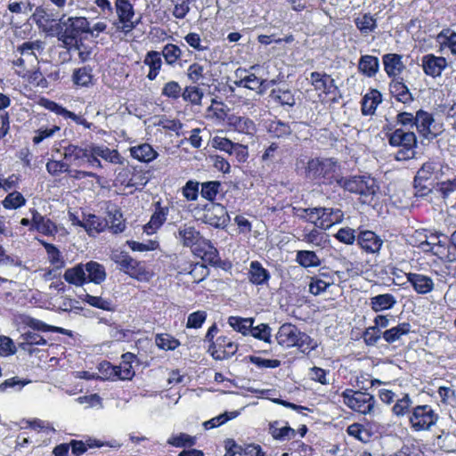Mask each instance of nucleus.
Returning <instances> with one entry per match:
<instances>
[{
  "instance_id": "1",
  "label": "nucleus",
  "mask_w": 456,
  "mask_h": 456,
  "mask_svg": "<svg viewBox=\"0 0 456 456\" xmlns=\"http://www.w3.org/2000/svg\"><path fill=\"white\" fill-rule=\"evenodd\" d=\"M20 320L22 331L19 337L18 347L29 354L37 351V346L47 345L45 333H64V329L52 326L29 315H22Z\"/></svg>"
},
{
  "instance_id": "2",
  "label": "nucleus",
  "mask_w": 456,
  "mask_h": 456,
  "mask_svg": "<svg viewBox=\"0 0 456 456\" xmlns=\"http://www.w3.org/2000/svg\"><path fill=\"white\" fill-rule=\"evenodd\" d=\"M176 238L182 245L190 248L192 253L211 266H219L221 259L217 248L211 240L204 238L195 226L184 224L178 229Z\"/></svg>"
},
{
  "instance_id": "3",
  "label": "nucleus",
  "mask_w": 456,
  "mask_h": 456,
  "mask_svg": "<svg viewBox=\"0 0 456 456\" xmlns=\"http://www.w3.org/2000/svg\"><path fill=\"white\" fill-rule=\"evenodd\" d=\"M305 178L317 185L338 186L342 180L341 167L333 158H312L305 168Z\"/></svg>"
},
{
  "instance_id": "4",
  "label": "nucleus",
  "mask_w": 456,
  "mask_h": 456,
  "mask_svg": "<svg viewBox=\"0 0 456 456\" xmlns=\"http://www.w3.org/2000/svg\"><path fill=\"white\" fill-rule=\"evenodd\" d=\"M383 132L391 147L398 148L395 155L397 161H406L415 158L418 139L414 132L396 128L392 123L383 126Z\"/></svg>"
},
{
  "instance_id": "5",
  "label": "nucleus",
  "mask_w": 456,
  "mask_h": 456,
  "mask_svg": "<svg viewBox=\"0 0 456 456\" xmlns=\"http://www.w3.org/2000/svg\"><path fill=\"white\" fill-rule=\"evenodd\" d=\"M91 33L90 23L86 17H69L61 21V33L57 38L68 50H78L83 44V36Z\"/></svg>"
},
{
  "instance_id": "6",
  "label": "nucleus",
  "mask_w": 456,
  "mask_h": 456,
  "mask_svg": "<svg viewBox=\"0 0 456 456\" xmlns=\"http://www.w3.org/2000/svg\"><path fill=\"white\" fill-rule=\"evenodd\" d=\"M216 323H213L208 330L204 341L209 343L208 352L217 361H223L233 356L239 349V345L228 335H220L216 339L218 332Z\"/></svg>"
},
{
  "instance_id": "7",
  "label": "nucleus",
  "mask_w": 456,
  "mask_h": 456,
  "mask_svg": "<svg viewBox=\"0 0 456 456\" xmlns=\"http://www.w3.org/2000/svg\"><path fill=\"white\" fill-rule=\"evenodd\" d=\"M339 187L349 193L358 195L362 203H370L379 191L375 178L370 175L343 176Z\"/></svg>"
},
{
  "instance_id": "8",
  "label": "nucleus",
  "mask_w": 456,
  "mask_h": 456,
  "mask_svg": "<svg viewBox=\"0 0 456 456\" xmlns=\"http://www.w3.org/2000/svg\"><path fill=\"white\" fill-rule=\"evenodd\" d=\"M301 211L305 216L300 215V217H305L307 222L322 230L330 229L344 218V213L338 208L319 207L302 208Z\"/></svg>"
},
{
  "instance_id": "9",
  "label": "nucleus",
  "mask_w": 456,
  "mask_h": 456,
  "mask_svg": "<svg viewBox=\"0 0 456 456\" xmlns=\"http://www.w3.org/2000/svg\"><path fill=\"white\" fill-rule=\"evenodd\" d=\"M341 397L346 407L362 415L370 414L376 404L374 395L366 391L346 388L341 393Z\"/></svg>"
},
{
  "instance_id": "10",
  "label": "nucleus",
  "mask_w": 456,
  "mask_h": 456,
  "mask_svg": "<svg viewBox=\"0 0 456 456\" xmlns=\"http://www.w3.org/2000/svg\"><path fill=\"white\" fill-rule=\"evenodd\" d=\"M439 419L438 412L429 404L414 405L409 418V426L415 432L428 431Z\"/></svg>"
},
{
  "instance_id": "11",
  "label": "nucleus",
  "mask_w": 456,
  "mask_h": 456,
  "mask_svg": "<svg viewBox=\"0 0 456 456\" xmlns=\"http://www.w3.org/2000/svg\"><path fill=\"white\" fill-rule=\"evenodd\" d=\"M113 260L120 271L139 281H149L153 276V273L146 268L142 262L134 259L126 252L115 254Z\"/></svg>"
},
{
  "instance_id": "12",
  "label": "nucleus",
  "mask_w": 456,
  "mask_h": 456,
  "mask_svg": "<svg viewBox=\"0 0 456 456\" xmlns=\"http://www.w3.org/2000/svg\"><path fill=\"white\" fill-rule=\"evenodd\" d=\"M309 82L317 92L320 98L335 102L338 94V87L335 79L324 71H313L310 73Z\"/></svg>"
},
{
  "instance_id": "13",
  "label": "nucleus",
  "mask_w": 456,
  "mask_h": 456,
  "mask_svg": "<svg viewBox=\"0 0 456 456\" xmlns=\"http://www.w3.org/2000/svg\"><path fill=\"white\" fill-rule=\"evenodd\" d=\"M438 171L442 172V166L438 162L429 160L422 164L413 180L416 196L424 197L431 191L428 182L433 177L437 179Z\"/></svg>"
},
{
  "instance_id": "14",
  "label": "nucleus",
  "mask_w": 456,
  "mask_h": 456,
  "mask_svg": "<svg viewBox=\"0 0 456 456\" xmlns=\"http://www.w3.org/2000/svg\"><path fill=\"white\" fill-rule=\"evenodd\" d=\"M63 159L68 161L69 165L77 167H93L92 159V146L91 143L82 147L78 144L68 143L62 147Z\"/></svg>"
},
{
  "instance_id": "15",
  "label": "nucleus",
  "mask_w": 456,
  "mask_h": 456,
  "mask_svg": "<svg viewBox=\"0 0 456 456\" xmlns=\"http://www.w3.org/2000/svg\"><path fill=\"white\" fill-rule=\"evenodd\" d=\"M202 223L214 228H224L230 221L226 208L220 203H209L203 207Z\"/></svg>"
},
{
  "instance_id": "16",
  "label": "nucleus",
  "mask_w": 456,
  "mask_h": 456,
  "mask_svg": "<svg viewBox=\"0 0 456 456\" xmlns=\"http://www.w3.org/2000/svg\"><path fill=\"white\" fill-rule=\"evenodd\" d=\"M269 101L289 110L296 105L295 93L286 84H278L269 93Z\"/></svg>"
},
{
  "instance_id": "17",
  "label": "nucleus",
  "mask_w": 456,
  "mask_h": 456,
  "mask_svg": "<svg viewBox=\"0 0 456 456\" xmlns=\"http://www.w3.org/2000/svg\"><path fill=\"white\" fill-rule=\"evenodd\" d=\"M224 456H265V452L259 444H239L233 439H227Z\"/></svg>"
},
{
  "instance_id": "18",
  "label": "nucleus",
  "mask_w": 456,
  "mask_h": 456,
  "mask_svg": "<svg viewBox=\"0 0 456 456\" xmlns=\"http://www.w3.org/2000/svg\"><path fill=\"white\" fill-rule=\"evenodd\" d=\"M115 9L119 22L122 24V30L130 32L135 28L137 22L132 21L134 16V6L129 0H116Z\"/></svg>"
},
{
  "instance_id": "19",
  "label": "nucleus",
  "mask_w": 456,
  "mask_h": 456,
  "mask_svg": "<svg viewBox=\"0 0 456 456\" xmlns=\"http://www.w3.org/2000/svg\"><path fill=\"white\" fill-rule=\"evenodd\" d=\"M92 146V159L93 168L102 169V165L100 158L110 162L118 163L119 161V153L117 150H111L105 145H99L91 142Z\"/></svg>"
},
{
  "instance_id": "20",
  "label": "nucleus",
  "mask_w": 456,
  "mask_h": 456,
  "mask_svg": "<svg viewBox=\"0 0 456 456\" xmlns=\"http://www.w3.org/2000/svg\"><path fill=\"white\" fill-rule=\"evenodd\" d=\"M383 243V240L373 231H360L357 235V244L368 254L379 253Z\"/></svg>"
},
{
  "instance_id": "21",
  "label": "nucleus",
  "mask_w": 456,
  "mask_h": 456,
  "mask_svg": "<svg viewBox=\"0 0 456 456\" xmlns=\"http://www.w3.org/2000/svg\"><path fill=\"white\" fill-rule=\"evenodd\" d=\"M36 23L47 36L58 37L61 33V20H56L45 10L37 8L35 13Z\"/></svg>"
},
{
  "instance_id": "22",
  "label": "nucleus",
  "mask_w": 456,
  "mask_h": 456,
  "mask_svg": "<svg viewBox=\"0 0 456 456\" xmlns=\"http://www.w3.org/2000/svg\"><path fill=\"white\" fill-rule=\"evenodd\" d=\"M212 146L219 151H224L228 154L236 153L238 159L245 160L248 156L247 147L240 144L232 142L230 139L222 137V136H215L212 139Z\"/></svg>"
},
{
  "instance_id": "23",
  "label": "nucleus",
  "mask_w": 456,
  "mask_h": 456,
  "mask_svg": "<svg viewBox=\"0 0 456 456\" xmlns=\"http://www.w3.org/2000/svg\"><path fill=\"white\" fill-rule=\"evenodd\" d=\"M300 330L290 322L281 324L276 333L277 343L287 348L294 347L297 345L298 336H300Z\"/></svg>"
},
{
  "instance_id": "24",
  "label": "nucleus",
  "mask_w": 456,
  "mask_h": 456,
  "mask_svg": "<svg viewBox=\"0 0 456 456\" xmlns=\"http://www.w3.org/2000/svg\"><path fill=\"white\" fill-rule=\"evenodd\" d=\"M421 66L427 76L435 78L442 75L443 71L447 68L448 62L446 58L443 56L428 53L422 57Z\"/></svg>"
},
{
  "instance_id": "25",
  "label": "nucleus",
  "mask_w": 456,
  "mask_h": 456,
  "mask_svg": "<svg viewBox=\"0 0 456 456\" xmlns=\"http://www.w3.org/2000/svg\"><path fill=\"white\" fill-rule=\"evenodd\" d=\"M32 216L33 230L45 236H54L58 232L56 224L45 216L41 215L37 209L29 208Z\"/></svg>"
},
{
  "instance_id": "26",
  "label": "nucleus",
  "mask_w": 456,
  "mask_h": 456,
  "mask_svg": "<svg viewBox=\"0 0 456 456\" xmlns=\"http://www.w3.org/2000/svg\"><path fill=\"white\" fill-rule=\"evenodd\" d=\"M154 211L151 216L150 221L143 225V232L151 235L155 232L165 224L168 213V207H163L160 201L154 203Z\"/></svg>"
},
{
  "instance_id": "27",
  "label": "nucleus",
  "mask_w": 456,
  "mask_h": 456,
  "mask_svg": "<svg viewBox=\"0 0 456 456\" xmlns=\"http://www.w3.org/2000/svg\"><path fill=\"white\" fill-rule=\"evenodd\" d=\"M384 70L387 77L392 79L401 77L400 75L405 69L403 61V55L398 53H386L382 56Z\"/></svg>"
},
{
  "instance_id": "28",
  "label": "nucleus",
  "mask_w": 456,
  "mask_h": 456,
  "mask_svg": "<svg viewBox=\"0 0 456 456\" xmlns=\"http://www.w3.org/2000/svg\"><path fill=\"white\" fill-rule=\"evenodd\" d=\"M388 89L391 96L398 102L407 104L413 101L412 94L405 85L403 77L392 78L389 82Z\"/></svg>"
},
{
  "instance_id": "29",
  "label": "nucleus",
  "mask_w": 456,
  "mask_h": 456,
  "mask_svg": "<svg viewBox=\"0 0 456 456\" xmlns=\"http://www.w3.org/2000/svg\"><path fill=\"white\" fill-rule=\"evenodd\" d=\"M435 118L432 113L422 109L416 111L415 126L420 137L429 139L436 136V134L431 132V126Z\"/></svg>"
},
{
  "instance_id": "30",
  "label": "nucleus",
  "mask_w": 456,
  "mask_h": 456,
  "mask_svg": "<svg viewBox=\"0 0 456 456\" xmlns=\"http://www.w3.org/2000/svg\"><path fill=\"white\" fill-rule=\"evenodd\" d=\"M248 279L255 286L268 285L271 273L259 261L254 260L249 265Z\"/></svg>"
},
{
  "instance_id": "31",
  "label": "nucleus",
  "mask_w": 456,
  "mask_h": 456,
  "mask_svg": "<svg viewBox=\"0 0 456 456\" xmlns=\"http://www.w3.org/2000/svg\"><path fill=\"white\" fill-rule=\"evenodd\" d=\"M405 275L407 281L418 294H428L434 289L435 284L431 277L417 273H408Z\"/></svg>"
},
{
  "instance_id": "32",
  "label": "nucleus",
  "mask_w": 456,
  "mask_h": 456,
  "mask_svg": "<svg viewBox=\"0 0 456 456\" xmlns=\"http://www.w3.org/2000/svg\"><path fill=\"white\" fill-rule=\"evenodd\" d=\"M137 360L136 354L126 352L122 354L121 362L116 365L118 379L119 380H132L135 375L133 363Z\"/></svg>"
},
{
  "instance_id": "33",
  "label": "nucleus",
  "mask_w": 456,
  "mask_h": 456,
  "mask_svg": "<svg viewBox=\"0 0 456 456\" xmlns=\"http://www.w3.org/2000/svg\"><path fill=\"white\" fill-rule=\"evenodd\" d=\"M265 129L272 138L285 139L292 134L290 124L277 118L267 120Z\"/></svg>"
},
{
  "instance_id": "34",
  "label": "nucleus",
  "mask_w": 456,
  "mask_h": 456,
  "mask_svg": "<svg viewBox=\"0 0 456 456\" xmlns=\"http://www.w3.org/2000/svg\"><path fill=\"white\" fill-rule=\"evenodd\" d=\"M382 102L381 93L375 88L370 91L362 98L361 111L363 116L373 115L378 106Z\"/></svg>"
},
{
  "instance_id": "35",
  "label": "nucleus",
  "mask_w": 456,
  "mask_h": 456,
  "mask_svg": "<svg viewBox=\"0 0 456 456\" xmlns=\"http://www.w3.org/2000/svg\"><path fill=\"white\" fill-rule=\"evenodd\" d=\"M143 64L149 67L147 78L151 81L155 80L159 75L163 65L161 53L154 50L147 52L143 59Z\"/></svg>"
},
{
  "instance_id": "36",
  "label": "nucleus",
  "mask_w": 456,
  "mask_h": 456,
  "mask_svg": "<svg viewBox=\"0 0 456 456\" xmlns=\"http://www.w3.org/2000/svg\"><path fill=\"white\" fill-rule=\"evenodd\" d=\"M93 69L90 66H83L74 69L71 75L73 86L78 87H89L94 85Z\"/></svg>"
},
{
  "instance_id": "37",
  "label": "nucleus",
  "mask_w": 456,
  "mask_h": 456,
  "mask_svg": "<svg viewBox=\"0 0 456 456\" xmlns=\"http://www.w3.org/2000/svg\"><path fill=\"white\" fill-rule=\"evenodd\" d=\"M227 124L235 131L241 134H253L256 130V125L252 119L235 114H232L227 118Z\"/></svg>"
},
{
  "instance_id": "38",
  "label": "nucleus",
  "mask_w": 456,
  "mask_h": 456,
  "mask_svg": "<svg viewBox=\"0 0 456 456\" xmlns=\"http://www.w3.org/2000/svg\"><path fill=\"white\" fill-rule=\"evenodd\" d=\"M130 155L133 159L144 163H149L157 159L159 156L158 152L153 147L147 143H141L136 146L129 148Z\"/></svg>"
},
{
  "instance_id": "39",
  "label": "nucleus",
  "mask_w": 456,
  "mask_h": 456,
  "mask_svg": "<svg viewBox=\"0 0 456 456\" xmlns=\"http://www.w3.org/2000/svg\"><path fill=\"white\" fill-rule=\"evenodd\" d=\"M358 70L367 77H373L379 70V58L373 55H362L358 61Z\"/></svg>"
},
{
  "instance_id": "40",
  "label": "nucleus",
  "mask_w": 456,
  "mask_h": 456,
  "mask_svg": "<svg viewBox=\"0 0 456 456\" xmlns=\"http://www.w3.org/2000/svg\"><path fill=\"white\" fill-rule=\"evenodd\" d=\"M346 433L349 436L364 444L369 443L374 436L369 424L364 425L358 422L350 424L346 428Z\"/></svg>"
},
{
  "instance_id": "41",
  "label": "nucleus",
  "mask_w": 456,
  "mask_h": 456,
  "mask_svg": "<svg viewBox=\"0 0 456 456\" xmlns=\"http://www.w3.org/2000/svg\"><path fill=\"white\" fill-rule=\"evenodd\" d=\"M86 272V265L77 264L71 268H68L63 274V278L69 284L83 286L87 283Z\"/></svg>"
},
{
  "instance_id": "42",
  "label": "nucleus",
  "mask_w": 456,
  "mask_h": 456,
  "mask_svg": "<svg viewBox=\"0 0 456 456\" xmlns=\"http://www.w3.org/2000/svg\"><path fill=\"white\" fill-rule=\"evenodd\" d=\"M395 304L396 299L390 293L379 294L370 298V308L375 313L392 309Z\"/></svg>"
},
{
  "instance_id": "43",
  "label": "nucleus",
  "mask_w": 456,
  "mask_h": 456,
  "mask_svg": "<svg viewBox=\"0 0 456 456\" xmlns=\"http://www.w3.org/2000/svg\"><path fill=\"white\" fill-rule=\"evenodd\" d=\"M411 325L408 322L398 323L396 326L387 329L383 331L382 338L388 344H393L403 336L408 335L411 332Z\"/></svg>"
},
{
  "instance_id": "44",
  "label": "nucleus",
  "mask_w": 456,
  "mask_h": 456,
  "mask_svg": "<svg viewBox=\"0 0 456 456\" xmlns=\"http://www.w3.org/2000/svg\"><path fill=\"white\" fill-rule=\"evenodd\" d=\"M356 28L361 35L367 37L373 33L378 28L377 19L370 12L363 13L354 20Z\"/></svg>"
},
{
  "instance_id": "45",
  "label": "nucleus",
  "mask_w": 456,
  "mask_h": 456,
  "mask_svg": "<svg viewBox=\"0 0 456 456\" xmlns=\"http://www.w3.org/2000/svg\"><path fill=\"white\" fill-rule=\"evenodd\" d=\"M413 407L411 395L408 393H404L402 397L395 401L391 411L393 415L397 418L407 416L409 419Z\"/></svg>"
},
{
  "instance_id": "46",
  "label": "nucleus",
  "mask_w": 456,
  "mask_h": 456,
  "mask_svg": "<svg viewBox=\"0 0 456 456\" xmlns=\"http://www.w3.org/2000/svg\"><path fill=\"white\" fill-rule=\"evenodd\" d=\"M167 444L173 447L186 450L196 445L197 437L187 433L180 432L172 434L167 440Z\"/></svg>"
},
{
  "instance_id": "47",
  "label": "nucleus",
  "mask_w": 456,
  "mask_h": 456,
  "mask_svg": "<svg viewBox=\"0 0 456 456\" xmlns=\"http://www.w3.org/2000/svg\"><path fill=\"white\" fill-rule=\"evenodd\" d=\"M201 86L191 84L186 86L183 89L182 98L183 100L191 104V106H200L204 97V93L200 88Z\"/></svg>"
},
{
  "instance_id": "48",
  "label": "nucleus",
  "mask_w": 456,
  "mask_h": 456,
  "mask_svg": "<svg viewBox=\"0 0 456 456\" xmlns=\"http://www.w3.org/2000/svg\"><path fill=\"white\" fill-rule=\"evenodd\" d=\"M160 53L167 65L171 67H175L176 64L181 65L180 61L183 55V51L177 45L172 43L165 45Z\"/></svg>"
},
{
  "instance_id": "49",
  "label": "nucleus",
  "mask_w": 456,
  "mask_h": 456,
  "mask_svg": "<svg viewBox=\"0 0 456 456\" xmlns=\"http://www.w3.org/2000/svg\"><path fill=\"white\" fill-rule=\"evenodd\" d=\"M87 282L101 284L106 279V272L102 265L95 261L86 264Z\"/></svg>"
},
{
  "instance_id": "50",
  "label": "nucleus",
  "mask_w": 456,
  "mask_h": 456,
  "mask_svg": "<svg viewBox=\"0 0 456 456\" xmlns=\"http://www.w3.org/2000/svg\"><path fill=\"white\" fill-rule=\"evenodd\" d=\"M84 229L91 235L94 232L100 233L103 232L108 225V221L94 214H88L85 216Z\"/></svg>"
},
{
  "instance_id": "51",
  "label": "nucleus",
  "mask_w": 456,
  "mask_h": 456,
  "mask_svg": "<svg viewBox=\"0 0 456 456\" xmlns=\"http://www.w3.org/2000/svg\"><path fill=\"white\" fill-rule=\"evenodd\" d=\"M441 50L449 49L456 56V32L450 28H444L436 37Z\"/></svg>"
},
{
  "instance_id": "52",
  "label": "nucleus",
  "mask_w": 456,
  "mask_h": 456,
  "mask_svg": "<svg viewBox=\"0 0 456 456\" xmlns=\"http://www.w3.org/2000/svg\"><path fill=\"white\" fill-rule=\"evenodd\" d=\"M204 71L205 68L202 64L199 62H193L187 68L186 76L191 84L209 87V84L203 82L205 78Z\"/></svg>"
},
{
  "instance_id": "53",
  "label": "nucleus",
  "mask_w": 456,
  "mask_h": 456,
  "mask_svg": "<svg viewBox=\"0 0 456 456\" xmlns=\"http://www.w3.org/2000/svg\"><path fill=\"white\" fill-rule=\"evenodd\" d=\"M296 261L304 268L317 267L322 264L320 257L312 250H298L296 255Z\"/></svg>"
},
{
  "instance_id": "54",
  "label": "nucleus",
  "mask_w": 456,
  "mask_h": 456,
  "mask_svg": "<svg viewBox=\"0 0 456 456\" xmlns=\"http://www.w3.org/2000/svg\"><path fill=\"white\" fill-rule=\"evenodd\" d=\"M278 421H274L269 424V433L274 440L285 441L290 440L295 437L297 432L294 428L289 426L278 428Z\"/></svg>"
},
{
  "instance_id": "55",
  "label": "nucleus",
  "mask_w": 456,
  "mask_h": 456,
  "mask_svg": "<svg viewBox=\"0 0 456 456\" xmlns=\"http://www.w3.org/2000/svg\"><path fill=\"white\" fill-rule=\"evenodd\" d=\"M253 318H243L240 316H230L228 318V324L237 332L241 333L243 336L249 334L250 328L254 323Z\"/></svg>"
},
{
  "instance_id": "56",
  "label": "nucleus",
  "mask_w": 456,
  "mask_h": 456,
  "mask_svg": "<svg viewBox=\"0 0 456 456\" xmlns=\"http://www.w3.org/2000/svg\"><path fill=\"white\" fill-rule=\"evenodd\" d=\"M222 183L219 181H208L200 183V195L203 199L215 203Z\"/></svg>"
},
{
  "instance_id": "57",
  "label": "nucleus",
  "mask_w": 456,
  "mask_h": 456,
  "mask_svg": "<svg viewBox=\"0 0 456 456\" xmlns=\"http://www.w3.org/2000/svg\"><path fill=\"white\" fill-rule=\"evenodd\" d=\"M107 214L111 223L110 226V231L116 234L123 232L126 225L121 210L115 208L111 210H108Z\"/></svg>"
},
{
  "instance_id": "58",
  "label": "nucleus",
  "mask_w": 456,
  "mask_h": 456,
  "mask_svg": "<svg viewBox=\"0 0 456 456\" xmlns=\"http://www.w3.org/2000/svg\"><path fill=\"white\" fill-rule=\"evenodd\" d=\"M69 444V449H71V452L75 456H80L86 452L88 448H94V447H102V443L97 441V440H92L88 439L86 443L81 440H71Z\"/></svg>"
},
{
  "instance_id": "59",
  "label": "nucleus",
  "mask_w": 456,
  "mask_h": 456,
  "mask_svg": "<svg viewBox=\"0 0 456 456\" xmlns=\"http://www.w3.org/2000/svg\"><path fill=\"white\" fill-rule=\"evenodd\" d=\"M42 243H43V246L47 253L48 259H49V262L51 263V265H53L54 268H56V269H61V268L64 267L65 261H64L59 248L52 243H48V242H42Z\"/></svg>"
},
{
  "instance_id": "60",
  "label": "nucleus",
  "mask_w": 456,
  "mask_h": 456,
  "mask_svg": "<svg viewBox=\"0 0 456 456\" xmlns=\"http://www.w3.org/2000/svg\"><path fill=\"white\" fill-rule=\"evenodd\" d=\"M155 343L159 349L165 351L175 350L181 345L177 338L168 333L157 334Z\"/></svg>"
},
{
  "instance_id": "61",
  "label": "nucleus",
  "mask_w": 456,
  "mask_h": 456,
  "mask_svg": "<svg viewBox=\"0 0 456 456\" xmlns=\"http://www.w3.org/2000/svg\"><path fill=\"white\" fill-rule=\"evenodd\" d=\"M26 204V199L20 191H13L6 195L3 200L2 205L5 209L12 210L23 207Z\"/></svg>"
},
{
  "instance_id": "62",
  "label": "nucleus",
  "mask_w": 456,
  "mask_h": 456,
  "mask_svg": "<svg viewBox=\"0 0 456 456\" xmlns=\"http://www.w3.org/2000/svg\"><path fill=\"white\" fill-rule=\"evenodd\" d=\"M298 341L296 347L304 354L308 355L312 351L315 350L319 344L305 332L300 331V336L297 338Z\"/></svg>"
},
{
  "instance_id": "63",
  "label": "nucleus",
  "mask_w": 456,
  "mask_h": 456,
  "mask_svg": "<svg viewBox=\"0 0 456 456\" xmlns=\"http://www.w3.org/2000/svg\"><path fill=\"white\" fill-rule=\"evenodd\" d=\"M182 93L183 89L175 80L167 81L161 88V95L171 101H177L182 97Z\"/></svg>"
},
{
  "instance_id": "64",
  "label": "nucleus",
  "mask_w": 456,
  "mask_h": 456,
  "mask_svg": "<svg viewBox=\"0 0 456 456\" xmlns=\"http://www.w3.org/2000/svg\"><path fill=\"white\" fill-rule=\"evenodd\" d=\"M84 302H86L91 306L104 311L113 312L115 310V305L112 303V301L110 299L103 298L102 297L86 294Z\"/></svg>"
}]
</instances>
